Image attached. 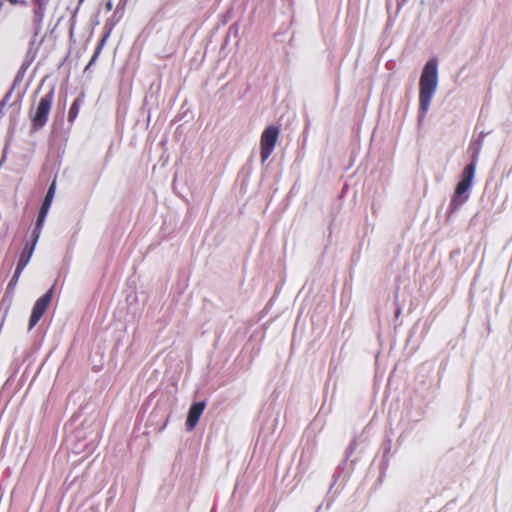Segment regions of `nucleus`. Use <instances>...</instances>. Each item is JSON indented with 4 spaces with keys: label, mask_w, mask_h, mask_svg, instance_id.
I'll return each instance as SVG.
<instances>
[{
    "label": "nucleus",
    "mask_w": 512,
    "mask_h": 512,
    "mask_svg": "<svg viewBox=\"0 0 512 512\" xmlns=\"http://www.w3.org/2000/svg\"><path fill=\"white\" fill-rule=\"evenodd\" d=\"M438 86V62L432 58L426 62L419 81V110L424 117Z\"/></svg>",
    "instance_id": "1"
},
{
    "label": "nucleus",
    "mask_w": 512,
    "mask_h": 512,
    "mask_svg": "<svg viewBox=\"0 0 512 512\" xmlns=\"http://www.w3.org/2000/svg\"><path fill=\"white\" fill-rule=\"evenodd\" d=\"M53 100H54V90L53 89H51L46 95H44L40 99L34 114L31 116V121H32L34 128H36V129L42 128L46 124L51 107H52Z\"/></svg>",
    "instance_id": "2"
},
{
    "label": "nucleus",
    "mask_w": 512,
    "mask_h": 512,
    "mask_svg": "<svg viewBox=\"0 0 512 512\" xmlns=\"http://www.w3.org/2000/svg\"><path fill=\"white\" fill-rule=\"evenodd\" d=\"M279 133V128L274 125H270L264 129L260 140V156L263 163L271 156Z\"/></svg>",
    "instance_id": "3"
},
{
    "label": "nucleus",
    "mask_w": 512,
    "mask_h": 512,
    "mask_svg": "<svg viewBox=\"0 0 512 512\" xmlns=\"http://www.w3.org/2000/svg\"><path fill=\"white\" fill-rule=\"evenodd\" d=\"M53 296V288L49 289L43 296L35 302L29 319L28 329L31 330L46 312Z\"/></svg>",
    "instance_id": "4"
},
{
    "label": "nucleus",
    "mask_w": 512,
    "mask_h": 512,
    "mask_svg": "<svg viewBox=\"0 0 512 512\" xmlns=\"http://www.w3.org/2000/svg\"><path fill=\"white\" fill-rule=\"evenodd\" d=\"M55 189H56V184H55V181H53L46 193V196L44 198V201L42 203V206H41L39 214H38L36 226L33 231V234L35 235V241H37L40 236L42 226L44 224L45 218L50 209V206H51L54 194H55Z\"/></svg>",
    "instance_id": "5"
},
{
    "label": "nucleus",
    "mask_w": 512,
    "mask_h": 512,
    "mask_svg": "<svg viewBox=\"0 0 512 512\" xmlns=\"http://www.w3.org/2000/svg\"><path fill=\"white\" fill-rule=\"evenodd\" d=\"M205 407L206 403L204 401L195 402L191 405L186 420V428L188 431H192L196 427Z\"/></svg>",
    "instance_id": "6"
},
{
    "label": "nucleus",
    "mask_w": 512,
    "mask_h": 512,
    "mask_svg": "<svg viewBox=\"0 0 512 512\" xmlns=\"http://www.w3.org/2000/svg\"><path fill=\"white\" fill-rule=\"evenodd\" d=\"M470 187L471 185L467 184L466 182H463L462 180L459 181L451 200V206L454 209L461 206L468 199V194L465 196L463 195L468 192Z\"/></svg>",
    "instance_id": "7"
},
{
    "label": "nucleus",
    "mask_w": 512,
    "mask_h": 512,
    "mask_svg": "<svg viewBox=\"0 0 512 512\" xmlns=\"http://www.w3.org/2000/svg\"><path fill=\"white\" fill-rule=\"evenodd\" d=\"M476 161H477V156L474 155L473 157V160L471 163H469L463 170L462 174H461V180L463 182H466L467 184L471 185L472 186V182H473V179H474V175H475V170H476Z\"/></svg>",
    "instance_id": "8"
},
{
    "label": "nucleus",
    "mask_w": 512,
    "mask_h": 512,
    "mask_svg": "<svg viewBox=\"0 0 512 512\" xmlns=\"http://www.w3.org/2000/svg\"><path fill=\"white\" fill-rule=\"evenodd\" d=\"M83 95H81L80 97L76 98L74 100V102L72 103L70 109H69V112H68V121L70 123H73L75 121V119L77 118L78 114H79V110H80V107L83 103Z\"/></svg>",
    "instance_id": "9"
},
{
    "label": "nucleus",
    "mask_w": 512,
    "mask_h": 512,
    "mask_svg": "<svg viewBox=\"0 0 512 512\" xmlns=\"http://www.w3.org/2000/svg\"><path fill=\"white\" fill-rule=\"evenodd\" d=\"M33 236L35 237L34 234H33ZM36 242L37 241L34 240L31 248L28 251L25 250L21 253L17 267H16V269H18L19 271H23V269L27 266V264L31 258V255H32V252H33Z\"/></svg>",
    "instance_id": "10"
},
{
    "label": "nucleus",
    "mask_w": 512,
    "mask_h": 512,
    "mask_svg": "<svg viewBox=\"0 0 512 512\" xmlns=\"http://www.w3.org/2000/svg\"><path fill=\"white\" fill-rule=\"evenodd\" d=\"M108 37H109V32H107V33H105L103 35L102 39L100 40L99 44L97 45V47L95 49V52H94V54H93V56H92V58H91V60H90V62L88 64L87 68L90 65H92L96 61V59L99 57V55H100V53H101V51H102V49H103V47H104Z\"/></svg>",
    "instance_id": "11"
},
{
    "label": "nucleus",
    "mask_w": 512,
    "mask_h": 512,
    "mask_svg": "<svg viewBox=\"0 0 512 512\" xmlns=\"http://www.w3.org/2000/svg\"><path fill=\"white\" fill-rule=\"evenodd\" d=\"M21 273H22V271H19L18 269L15 270V273L8 284V288H13L17 284Z\"/></svg>",
    "instance_id": "12"
},
{
    "label": "nucleus",
    "mask_w": 512,
    "mask_h": 512,
    "mask_svg": "<svg viewBox=\"0 0 512 512\" xmlns=\"http://www.w3.org/2000/svg\"><path fill=\"white\" fill-rule=\"evenodd\" d=\"M106 9H107L108 11H110V10L112 9V3H111V2H108V3L106 4Z\"/></svg>",
    "instance_id": "13"
}]
</instances>
